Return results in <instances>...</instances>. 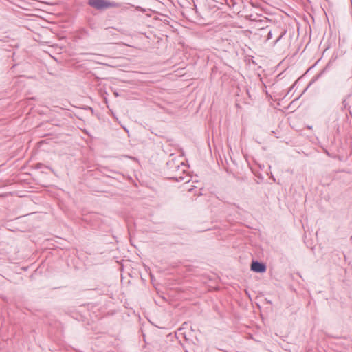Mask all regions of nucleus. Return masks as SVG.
I'll return each mask as SVG.
<instances>
[{
    "label": "nucleus",
    "instance_id": "1",
    "mask_svg": "<svg viewBox=\"0 0 352 352\" xmlns=\"http://www.w3.org/2000/svg\"><path fill=\"white\" fill-rule=\"evenodd\" d=\"M184 166L183 163H179L175 159H172L166 163V174L170 179L177 182L182 181L185 179L183 175L185 173L184 169L181 167Z\"/></svg>",
    "mask_w": 352,
    "mask_h": 352
},
{
    "label": "nucleus",
    "instance_id": "2",
    "mask_svg": "<svg viewBox=\"0 0 352 352\" xmlns=\"http://www.w3.org/2000/svg\"><path fill=\"white\" fill-rule=\"evenodd\" d=\"M89 5L96 9L102 10L110 7L111 3L104 0H89Z\"/></svg>",
    "mask_w": 352,
    "mask_h": 352
},
{
    "label": "nucleus",
    "instance_id": "3",
    "mask_svg": "<svg viewBox=\"0 0 352 352\" xmlns=\"http://www.w3.org/2000/svg\"><path fill=\"white\" fill-rule=\"evenodd\" d=\"M266 265L263 263L253 261L251 263V270L255 272L263 273L266 271Z\"/></svg>",
    "mask_w": 352,
    "mask_h": 352
},
{
    "label": "nucleus",
    "instance_id": "4",
    "mask_svg": "<svg viewBox=\"0 0 352 352\" xmlns=\"http://www.w3.org/2000/svg\"><path fill=\"white\" fill-rule=\"evenodd\" d=\"M287 31L283 30V32H281V34L278 36V38L274 41V45H275L282 38L283 36L286 34Z\"/></svg>",
    "mask_w": 352,
    "mask_h": 352
},
{
    "label": "nucleus",
    "instance_id": "5",
    "mask_svg": "<svg viewBox=\"0 0 352 352\" xmlns=\"http://www.w3.org/2000/svg\"><path fill=\"white\" fill-rule=\"evenodd\" d=\"M276 32V30L274 31V32ZM272 35H273V31L269 30L267 32V38H266L265 41H267L271 39L272 38Z\"/></svg>",
    "mask_w": 352,
    "mask_h": 352
}]
</instances>
